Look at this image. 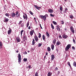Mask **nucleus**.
<instances>
[{"instance_id": "obj_1", "label": "nucleus", "mask_w": 76, "mask_h": 76, "mask_svg": "<svg viewBox=\"0 0 76 76\" xmlns=\"http://www.w3.org/2000/svg\"><path fill=\"white\" fill-rule=\"evenodd\" d=\"M39 17L41 19H43L44 21L46 20V19H47V17H46L45 15H40L39 16Z\"/></svg>"}, {"instance_id": "obj_2", "label": "nucleus", "mask_w": 76, "mask_h": 76, "mask_svg": "<svg viewBox=\"0 0 76 76\" xmlns=\"http://www.w3.org/2000/svg\"><path fill=\"white\" fill-rule=\"evenodd\" d=\"M18 62L20 64L21 62V60H22V58H21V55H20V54H18Z\"/></svg>"}, {"instance_id": "obj_3", "label": "nucleus", "mask_w": 76, "mask_h": 76, "mask_svg": "<svg viewBox=\"0 0 76 76\" xmlns=\"http://www.w3.org/2000/svg\"><path fill=\"white\" fill-rule=\"evenodd\" d=\"M71 47V46L69 44L65 48V51H68L69 49H70V48Z\"/></svg>"}, {"instance_id": "obj_4", "label": "nucleus", "mask_w": 76, "mask_h": 76, "mask_svg": "<svg viewBox=\"0 0 76 76\" xmlns=\"http://www.w3.org/2000/svg\"><path fill=\"white\" fill-rule=\"evenodd\" d=\"M23 18L24 19H26V20H27L28 19V16H27V15L26 13H24V15L23 16Z\"/></svg>"}, {"instance_id": "obj_5", "label": "nucleus", "mask_w": 76, "mask_h": 76, "mask_svg": "<svg viewBox=\"0 0 76 76\" xmlns=\"http://www.w3.org/2000/svg\"><path fill=\"white\" fill-rule=\"evenodd\" d=\"M34 7H35V8H36L37 9H38V10H39V9H41V7H39L38 6V5H34Z\"/></svg>"}, {"instance_id": "obj_6", "label": "nucleus", "mask_w": 76, "mask_h": 76, "mask_svg": "<svg viewBox=\"0 0 76 76\" xmlns=\"http://www.w3.org/2000/svg\"><path fill=\"white\" fill-rule=\"evenodd\" d=\"M34 39L36 41V42H38L39 40V39H38V37L37 35H35V36L34 37Z\"/></svg>"}, {"instance_id": "obj_7", "label": "nucleus", "mask_w": 76, "mask_h": 76, "mask_svg": "<svg viewBox=\"0 0 76 76\" xmlns=\"http://www.w3.org/2000/svg\"><path fill=\"white\" fill-rule=\"evenodd\" d=\"M34 30H32L30 32V34L31 36H32L33 34H34Z\"/></svg>"}, {"instance_id": "obj_8", "label": "nucleus", "mask_w": 76, "mask_h": 76, "mask_svg": "<svg viewBox=\"0 0 76 76\" xmlns=\"http://www.w3.org/2000/svg\"><path fill=\"white\" fill-rule=\"evenodd\" d=\"M15 15H16L17 17L18 18L19 16H20V13H19V12H18V11H17L16 12Z\"/></svg>"}, {"instance_id": "obj_9", "label": "nucleus", "mask_w": 76, "mask_h": 76, "mask_svg": "<svg viewBox=\"0 0 76 76\" xmlns=\"http://www.w3.org/2000/svg\"><path fill=\"white\" fill-rule=\"evenodd\" d=\"M11 16L12 18H14L16 16V14L14 12H12L11 14Z\"/></svg>"}, {"instance_id": "obj_10", "label": "nucleus", "mask_w": 76, "mask_h": 76, "mask_svg": "<svg viewBox=\"0 0 76 76\" xmlns=\"http://www.w3.org/2000/svg\"><path fill=\"white\" fill-rule=\"evenodd\" d=\"M51 60L53 61L54 59V58H55V56H54V55L53 54L51 56Z\"/></svg>"}, {"instance_id": "obj_11", "label": "nucleus", "mask_w": 76, "mask_h": 76, "mask_svg": "<svg viewBox=\"0 0 76 76\" xmlns=\"http://www.w3.org/2000/svg\"><path fill=\"white\" fill-rule=\"evenodd\" d=\"M15 39L18 42H20V38L19 37H16L15 38Z\"/></svg>"}, {"instance_id": "obj_12", "label": "nucleus", "mask_w": 76, "mask_h": 76, "mask_svg": "<svg viewBox=\"0 0 76 76\" xmlns=\"http://www.w3.org/2000/svg\"><path fill=\"white\" fill-rule=\"evenodd\" d=\"M68 37V36H67V35L65 34H64L62 36V38L65 39H66V38H67Z\"/></svg>"}, {"instance_id": "obj_13", "label": "nucleus", "mask_w": 76, "mask_h": 76, "mask_svg": "<svg viewBox=\"0 0 76 76\" xmlns=\"http://www.w3.org/2000/svg\"><path fill=\"white\" fill-rule=\"evenodd\" d=\"M5 20H4V22H7L9 21V19L6 18V17H4Z\"/></svg>"}, {"instance_id": "obj_14", "label": "nucleus", "mask_w": 76, "mask_h": 76, "mask_svg": "<svg viewBox=\"0 0 76 76\" xmlns=\"http://www.w3.org/2000/svg\"><path fill=\"white\" fill-rule=\"evenodd\" d=\"M23 39L24 41H25V40H27V37H26V36H24L23 37Z\"/></svg>"}, {"instance_id": "obj_15", "label": "nucleus", "mask_w": 76, "mask_h": 76, "mask_svg": "<svg viewBox=\"0 0 76 76\" xmlns=\"http://www.w3.org/2000/svg\"><path fill=\"white\" fill-rule=\"evenodd\" d=\"M48 12H49V13H53L54 11H53V10H52L51 9H49L48 10Z\"/></svg>"}, {"instance_id": "obj_16", "label": "nucleus", "mask_w": 76, "mask_h": 76, "mask_svg": "<svg viewBox=\"0 0 76 76\" xmlns=\"http://www.w3.org/2000/svg\"><path fill=\"white\" fill-rule=\"evenodd\" d=\"M56 29H57V30L58 31H60V28L58 26H56Z\"/></svg>"}, {"instance_id": "obj_17", "label": "nucleus", "mask_w": 76, "mask_h": 76, "mask_svg": "<svg viewBox=\"0 0 76 76\" xmlns=\"http://www.w3.org/2000/svg\"><path fill=\"white\" fill-rule=\"evenodd\" d=\"M52 74H53V73H51V72H49L48 74V76H51V75H52Z\"/></svg>"}, {"instance_id": "obj_18", "label": "nucleus", "mask_w": 76, "mask_h": 76, "mask_svg": "<svg viewBox=\"0 0 76 76\" xmlns=\"http://www.w3.org/2000/svg\"><path fill=\"white\" fill-rule=\"evenodd\" d=\"M11 32H12V29H10V30L8 31V34L9 35H10Z\"/></svg>"}, {"instance_id": "obj_19", "label": "nucleus", "mask_w": 76, "mask_h": 76, "mask_svg": "<svg viewBox=\"0 0 76 76\" xmlns=\"http://www.w3.org/2000/svg\"><path fill=\"white\" fill-rule=\"evenodd\" d=\"M51 48L53 50H54V45L53 44H52L51 45Z\"/></svg>"}, {"instance_id": "obj_20", "label": "nucleus", "mask_w": 76, "mask_h": 76, "mask_svg": "<svg viewBox=\"0 0 76 76\" xmlns=\"http://www.w3.org/2000/svg\"><path fill=\"white\" fill-rule=\"evenodd\" d=\"M35 39H33L32 45H35Z\"/></svg>"}, {"instance_id": "obj_21", "label": "nucleus", "mask_w": 76, "mask_h": 76, "mask_svg": "<svg viewBox=\"0 0 76 76\" xmlns=\"http://www.w3.org/2000/svg\"><path fill=\"white\" fill-rule=\"evenodd\" d=\"M56 39H53V44H54V45H55V44H56Z\"/></svg>"}, {"instance_id": "obj_22", "label": "nucleus", "mask_w": 76, "mask_h": 76, "mask_svg": "<svg viewBox=\"0 0 76 76\" xmlns=\"http://www.w3.org/2000/svg\"><path fill=\"white\" fill-rule=\"evenodd\" d=\"M5 16H7V17H9V16H10V15L9 13H7L5 14Z\"/></svg>"}, {"instance_id": "obj_23", "label": "nucleus", "mask_w": 76, "mask_h": 76, "mask_svg": "<svg viewBox=\"0 0 76 76\" xmlns=\"http://www.w3.org/2000/svg\"><path fill=\"white\" fill-rule=\"evenodd\" d=\"M60 44H61V43L59 42L58 41L56 43V45H60Z\"/></svg>"}, {"instance_id": "obj_24", "label": "nucleus", "mask_w": 76, "mask_h": 76, "mask_svg": "<svg viewBox=\"0 0 76 76\" xmlns=\"http://www.w3.org/2000/svg\"><path fill=\"white\" fill-rule=\"evenodd\" d=\"M47 50L48 51H51V49L50 47H48L47 48Z\"/></svg>"}, {"instance_id": "obj_25", "label": "nucleus", "mask_w": 76, "mask_h": 76, "mask_svg": "<svg viewBox=\"0 0 76 76\" xmlns=\"http://www.w3.org/2000/svg\"><path fill=\"white\" fill-rule=\"evenodd\" d=\"M60 10L61 12H63V7H60Z\"/></svg>"}, {"instance_id": "obj_26", "label": "nucleus", "mask_w": 76, "mask_h": 76, "mask_svg": "<svg viewBox=\"0 0 76 76\" xmlns=\"http://www.w3.org/2000/svg\"><path fill=\"white\" fill-rule=\"evenodd\" d=\"M46 34L48 37H50V34H49L48 33V32H46Z\"/></svg>"}, {"instance_id": "obj_27", "label": "nucleus", "mask_w": 76, "mask_h": 76, "mask_svg": "<svg viewBox=\"0 0 76 76\" xmlns=\"http://www.w3.org/2000/svg\"><path fill=\"white\" fill-rule=\"evenodd\" d=\"M73 66L75 67H76V63L75 61L73 63Z\"/></svg>"}, {"instance_id": "obj_28", "label": "nucleus", "mask_w": 76, "mask_h": 76, "mask_svg": "<svg viewBox=\"0 0 76 76\" xmlns=\"http://www.w3.org/2000/svg\"><path fill=\"white\" fill-rule=\"evenodd\" d=\"M28 61V59L26 58H24L23 60V61L24 62L27 61Z\"/></svg>"}, {"instance_id": "obj_29", "label": "nucleus", "mask_w": 76, "mask_h": 76, "mask_svg": "<svg viewBox=\"0 0 76 76\" xmlns=\"http://www.w3.org/2000/svg\"><path fill=\"white\" fill-rule=\"evenodd\" d=\"M42 38L43 40H45V37L44 35H43L42 36Z\"/></svg>"}, {"instance_id": "obj_30", "label": "nucleus", "mask_w": 76, "mask_h": 76, "mask_svg": "<svg viewBox=\"0 0 76 76\" xmlns=\"http://www.w3.org/2000/svg\"><path fill=\"white\" fill-rule=\"evenodd\" d=\"M41 37V34H40L39 33L38 37L39 38H40Z\"/></svg>"}, {"instance_id": "obj_31", "label": "nucleus", "mask_w": 76, "mask_h": 76, "mask_svg": "<svg viewBox=\"0 0 76 76\" xmlns=\"http://www.w3.org/2000/svg\"><path fill=\"white\" fill-rule=\"evenodd\" d=\"M70 29L71 30V31H72V30H73L74 29V28L73 27V26H71L70 27Z\"/></svg>"}, {"instance_id": "obj_32", "label": "nucleus", "mask_w": 76, "mask_h": 76, "mask_svg": "<svg viewBox=\"0 0 76 76\" xmlns=\"http://www.w3.org/2000/svg\"><path fill=\"white\" fill-rule=\"evenodd\" d=\"M53 24H54V25H56L57 24V23L55 21H53Z\"/></svg>"}, {"instance_id": "obj_33", "label": "nucleus", "mask_w": 76, "mask_h": 76, "mask_svg": "<svg viewBox=\"0 0 76 76\" xmlns=\"http://www.w3.org/2000/svg\"><path fill=\"white\" fill-rule=\"evenodd\" d=\"M51 26L53 29H54V26H53V25L52 24H51Z\"/></svg>"}, {"instance_id": "obj_34", "label": "nucleus", "mask_w": 76, "mask_h": 76, "mask_svg": "<svg viewBox=\"0 0 76 76\" xmlns=\"http://www.w3.org/2000/svg\"><path fill=\"white\" fill-rule=\"evenodd\" d=\"M67 12H68V9L67 8H66L65 10V13H66Z\"/></svg>"}, {"instance_id": "obj_35", "label": "nucleus", "mask_w": 76, "mask_h": 76, "mask_svg": "<svg viewBox=\"0 0 76 76\" xmlns=\"http://www.w3.org/2000/svg\"><path fill=\"white\" fill-rule=\"evenodd\" d=\"M35 76H38V73L37 72H36L35 74Z\"/></svg>"}, {"instance_id": "obj_36", "label": "nucleus", "mask_w": 76, "mask_h": 76, "mask_svg": "<svg viewBox=\"0 0 76 76\" xmlns=\"http://www.w3.org/2000/svg\"><path fill=\"white\" fill-rule=\"evenodd\" d=\"M67 64L69 66V67H71V65H70V63L69 62H68L67 63Z\"/></svg>"}, {"instance_id": "obj_37", "label": "nucleus", "mask_w": 76, "mask_h": 76, "mask_svg": "<svg viewBox=\"0 0 76 76\" xmlns=\"http://www.w3.org/2000/svg\"><path fill=\"white\" fill-rule=\"evenodd\" d=\"M24 31V30H21V31L20 34H21V36H22V33L23 32V31Z\"/></svg>"}, {"instance_id": "obj_38", "label": "nucleus", "mask_w": 76, "mask_h": 76, "mask_svg": "<svg viewBox=\"0 0 76 76\" xmlns=\"http://www.w3.org/2000/svg\"><path fill=\"white\" fill-rule=\"evenodd\" d=\"M29 20H28V21L27 24V26H26V27H27L28 28V26H29Z\"/></svg>"}, {"instance_id": "obj_39", "label": "nucleus", "mask_w": 76, "mask_h": 76, "mask_svg": "<svg viewBox=\"0 0 76 76\" xmlns=\"http://www.w3.org/2000/svg\"><path fill=\"white\" fill-rule=\"evenodd\" d=\"M71 31L73 33V34H74V33H75V30H74V29L71 30Z\"/></svg>"}, {"instance_id": "obj_40", "label": "nucleus", "mask_w": 76, "mask_h": 76, "mask_svg": "<svg viewBox=\"0 0 76 76\" xmlns=\"http://www.w3.org/2000/svg\"><path fill=\"white\" fill-rule=\"evenodd\" d=\"M22 22L23 21L21 20V21H20L19 23H18V24L20 25L21 24V23H22Z\"/></svg>"}, {"instance_id": "obj_41", "label": "nucleus", "mask_w": 76, "mask_h": 76, "mask_svg": "<svg viewBox=\"0 0 76 76\" xmlns=\"http://www.w3.org/2000/svg\"><path fill=\"white\" fill-rule=\"evenodd\" d=\"M50 16H51L52 17H54L55 16V15H54V14L53 15V14H52V13H51L50 14Z\"/></svg>"}, {"instance_id": "obj_42", "label": "nucleus", "mask_w": 76, "mask_h": 76, "mask_svg": "<svg viewBox=\"0 0 76 76\" xmlns=\"http://www.w3.org/2000/svg\"><path fill=\"white\" fill-rule=\"evenodd\" d=\"M42 45V44H41L40 43H39V45H38V47H41Z\"/></svg>"}, {"instance_id": "obj_43", "label": "nucleus", "mask_w": 76, "mask_h": 76, "mask_svg": "<svg viewBox=\"0 0 76 76\" xmlns=\"http://www.w3.org/2000/svg\"><path fill=\"white\" fill-rule=\"evenodd\" d=\"M24 26V24H23V23H22L21 25V27H22V28H23V27Z\"/></svg>"}, {"instance_id": "obj_44", "label": "nucleus", "mask_w": 76, "mask_h": 76, "mask_svg": "<svg viewBox=\"0 0 76 76\" xmlns=\"http://www.w3.org/2000/svg\"><path fill=\"white\" fill-rule=\"evenodd\" d=\"M69 17L70 18H71V19H73V16L72 15H70Z\"/></svg>"}, {"instance_id": "obj_45", "label": "nucleus", "mask_w": 76, "mask_h": 76, "mask_svg": "<svg viewBox=\"0 0 76 76\" xmlns=\"http://www.w3.org/2000/svg\"><path fill=\"white\" fill-rule=\"evenodd\" d=\"M29 13L30 14H31V15H33V13L31 11H29Z\"/></svg>"}, {"instance_id": "obj_46", "label": "nucleus", "mask_w": 76, "mask_h": 76, "mask_svg": "<svg viewBox=\"0 0 76 76\" xmlns=\"http://www.w3.org/2000/svg\"><path fill=\"white\" fill-rule=\"evenodd\" d=\"M0 46H3V43H2L1 41L0 42Z\"/></svg>"}, {"instance_id": "obj_47", "label": "nucleus", "mask_w": 76, "mask_h": 76, "mask_svg": "<svg viewBox=\"0 0 76 76\" xmlns=\"http://www.w3.org/2000/svg\"><path fill=\"white\" fill-rule=\"evenodd\" d=\"M61 23L62 25H64V21L63 20L61 21Z\"/></svg>"}, {"instance_id": "obj_48", "label": "nucleus", "mask_w": 76, "mask_h": 76, "mask_svg": "<svg viewBox=\"0 0 76 76\" xmlns=\"http://www.w3.org/2000/svg\"><path fill=\"white\" fill-rule=\"evenodd\" d=\"M59 38H60V39H62V37H61V35H60L59 36Z\"/></svg>"}, {"instance_id": "obj_49", "label": "nucleus", "mask_w": 76, "mask_h": 76, "mask_svg": "<svg viewBox=\"0 0 76 76\" xmlns=\"http://www.w3.org/2000/svg\"><path fill=\"white\" fill-rule=\"evenodd\" d=\"M60 71H58V72L57 75H60Z\"/></svg>"}, {"instance_id": "obj_50", "label": "nucleus", "mask_w": 76, "mask_h": 76, "mask_svg": "<svg viewBox=\"0 0 76 76\" xmlns=\"http://www.w3.org/2000/svg\"><path fill=\"white\" fill-rule=\"evenodd\" d=\"M73 42H74V43H75H75H76V41H75V40L74 39H73Z\"/></svg>"}, {"instance_id": "obj_51", "label": "nucleus", "mask_w": 76, "mask_h": 76, "mask_svg": "<svg viewBox=\"0 0 76 76\" xmlns=\"http://www.w3.org/2000/svg\"><path fill=\"white\" fill-rule=\"evenodd\" d=\"M31 65H29L28 68L29 69H31Z\"/></svg>"}, {"instance_id": "obj_52", "label": "nucleus", "mask_w": 76, "mask_h": 76, "mask_svg": "<svg viewBox=\"0 0 76 76\" xmlns=\"http://www.w3.org/2000/svg\"><path fill=\"white\" fill-rule=\"evenodd\" d=\"M55 70L56 71V70H58V68L57 67H56Z\"/></svg>"}, {"instance_id": "obj_53", "label": "nucleus", "mask_w": 76, "mask_h": 76, "mask_svg": "<svg viewBox=\"0 0 76 76\" xmlns=\"http://www.w3.org/2000/svg\"><path fill=\"white\" fill-rule=\"evenodd\" d=\"M72 49H73V50H75V48L74 46H72Z\"/></svg>"}, {"instance_id": "obj_54", "label": "nucleus", "mask_w": 76, "mask_h": 76, "mask_svg": "<svg viewBox=\"0 0 76 76\" xmlns=\"http://www.w3.org/2000/svg\"><path fill=\"white\" fill-rule=\"evenodd\" d=\"M24 54H27V52L26 51H25L24 53Z\"/></svg>"}, {"instance_id": "obj_55", "label": "nucleus", "mask_w": 76, "mask_h": 76, "mask_svg": "<svg viewBox=\"0 0 76 76\" xmlns=\"http://www.w3.org/2000/svg\"><path fill=\"white\" fill-rule=\"evenodd\" d=\"M39 25H40V26L41 28V29H42V26H41V24H40Z\"/></svg>"}, {"instance_id": "obj_56", "label": "nucleus", "mask_w": 76, "mask_h": 76, "mask_svg": "<svg viewBox=\"0 0 76 76\" xmlns=\"http://www.w3.org/2000/svg\"><path fill=\"white\" fill-rule=\"evenodd\" d=\"M45 16L46 17H47L48 16V15L47 14H46Z\"/></svg>"}, {"instance_id": "obj_57", "label": "nucleus", "mask_w": 76, "mask_h": 76, "mask_svg": "<svg viewBox=\"0 0 76 76\" xmlns=\"http://www.w3.org/2000/svg\"><path fill=\"white\" fill-rule=\"evenodd\" d=\"M46 56H48V53L46 52Z\"/></svg>"}, {"instance_id": "obj_58", "label": "nucleus", "mask_w": 76, "mask_h": 76, "mask_svg": "<svg viewBox=\"0 0 76 76\" xmlns=\"http://www.w3.org/2000/svg\"><path fill=\"white\" fill-rule=\"evenodd\" d=\"M28 29H31V27H30V26H29V27H28Z\"/></svg>"}, {"instance_id": "obj_59", "label": "nucleus", "mask_w": 76, "mask_h": 76, "mask_svg": "<svg viewBox=\"0 0 76 76\" xmlns=\"http://www.w3.org/2000/svg\"><path fill=\"white\" fill-rule=\"evenodd\" d=\"M16 53H19V50H17L16 51Z\"/></svg>"}, {"instance_id": "obj_60", "label": "nucleus", "mask_w": 76, "mask_h": 76, "mask_svg": "<svg viewBox=\"0 0 76 76\" xmlns=\"http://www.w3.org/2000/svg\"><path fill=\"white\" fill-rule=\"evenodd\" d=\"M64 30L65 31H67V28H64Z\"/></svg>"}, {"instance_id": "obj_61", "label": "nucleus", "mask_w": 76, "mask_h": 76, "mask_svg": "<svg viewBox=\"0 0 76 76\" xmlns=\"http://www.w3.org/2000/svg\"><path fill=\"white\" fill-rule=\"evenodd\" d=\"M34 19L35 20V21H36V18H34Z\"/></svg>"}, {"instance_id": "obj_62", "label": "nucleus", "mask_w": 76, "mask_h": 76, "mask_svg": "<svg viewBox=\"0 0 76 76\" xmlns=\"http://www.w3.org/2000/svg\"><path fill=\"white\" fill-rule=\"evenodd\" d=\"M56 50L57 52H58V49H56Z\"/></svg>"}, {"instance_id": "obj_63", "label": "nucleus", "mask_w": 76, "mask_h": 76, "mask_svg": "<svg viewBox=\"0 0 76 76\" xmlns=\"http://www.w3.org/2000/svg\"><path fill=\"white\" fill-rule=\"evenodd\" d=\"M46 58V56H45L44 57V58Z\"/></svg>"}, {"instance_id": "obj_64", "label": "nucleus", "mask_w": 76, "mask_h": 76, "mask_svg": "<svg viewBox=\"0 0 76 76\" xmlns=\"http://www.w3.org/2000/svg\"><path fill=\"white\" fill-rule=\"evenodd\" d=\"M64 1H66H66H67V0H64Z\"/></svg>"}]
</instances>
